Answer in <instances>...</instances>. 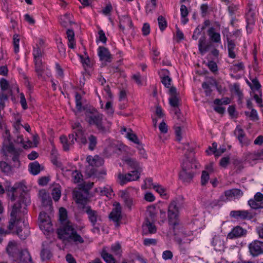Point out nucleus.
<instances>
[{"mask_svg":"<svg viewBox=\"0 0 263 263\" xmlns=\"http://www.w3.org/2000/svg\"><path fill=\"white\" fill-rule=\"evenodd\" d=\"M158 21L159 28L161 31H163L167 27V24L166 19L162 15H160L158 18Z\"/></svg>","mask_w":263,"mask_h":263,"instance_id":"obj_43","label":"nucleus"},{"mask_svg":"<svg viewBox=\"0 0 263 263\" xmlns=\"http://www.w3.org/2000/svg\"><path fill=\"white\" fill-rule=\"evenodd\" d=\"M40 195L41 197L42 202L43 206H51L52 204V200L49 194L45 190L40 191Z\"/></svg>","mask_w":263,"mask_h":263,"instance_id":"obj_22","label":"nucleus"},{"mask_svg":"<svg viewBox=\"0 0 263 263\" xmlns=\"http://www.w3.org/2000/svg\"><path fill=\"white\" fill-rule=\"evenodd\" d=\"M60 141L62 144H63V148L65 151H68L69 150V146L71 145V144H69V141L68 139L65 136H61L60 137Z\"/></svg>","mask_w":263,"mask_h":263,"instance_id":"obj_42","label":"nucleus"},{"mask_svg":"<svg viewBox=\"0 0 263 263\" xmlns=\"http://www.w3.org/2000/svg\"><path fill=\"white\" fill-rule=\"evenodd\" d=\"M75 100L76 104V108L78 111L81 112L82 110H84L85 108L82 106V96L79 93H76L75 95Z\"/></svg>","mask_w":263,"mask_h":263,"instance_id":"obj_32","label":"nucleus"},{"mask_svg":"<svg viewBox=\"0 0 263 263\" xmlns=\"http://www.w3.org/2000/svg\"><path fill=\"white\" fill-rule=\"evenodd\" d=\"M209 173L206 171H203L201 177V184L202 186L205 185L209 180Z\"/></svg>","mask_w":263,"mask_h":263,"instance_id":"obj_46","label":"nucleus"},{"mask_svg":"<svg viewBox=\"0 0 263 263\" xmlns=\"http://www.w3.org/2000/svg\"><path fill=\"white\" fill-rule=\"evenodd\" d=\"M246 116H249L251 120L253 121H256L259 119L257 111L255 109H252L250 112L249 111H245Z\"/></svg>","mask_w":263,"mask_h":263,"instance_id":"obj_44","label":"nucleus"},{"mask_svg":"<svg viewBox=\"0 0 263 263\" xmlns=\"http://www.w3.org/2000/svg\"><path fill=\"white\" fill-rule=\"evenodd\" d=\"M76 142L83 144H86L87 140L82 129H79L76 130Z\"/></svg>","mask_w":263,"mask_h":263,"instance_id":"obj_24","label":"nucleus"},{"mask_svg":"<svg viewBox=\"0 0 263 263\" xmlns=\"http://www.w3.org/2000/svg\"><path fill=\"white\" fill-rule=\"evenodd\" d=\"M212 44L211 43H206V37L203 34L199 39L198 48L201 54H204L211 48Z\"/></svg>","mask_w":263,"mask_h":263,"instance_id":"obj_17","label":"nucleus"},{"mask_svg":"<svg viewBox=\"0 0 263 263\" xmlns=\"http://www.w3.org/2000/svg\"><path fill=\"white\" fill-rule=\"evenodd\" d=\"M138 171V170H134L131 173H127L125 175L119 174L118 178L120 180V184L123 185L127 182L138 180L140 177V174Z\"/></svg>","mask_w":263,"mask_h":263,"instance_id":"obj_11","label":"nucleus"},{"mask_svg":"<svg viewBox=\"0 0 263 263\" xmlns=\"http://www.w3.org/2000/svg\"><path fill=\"white\" fill-rule=\"evenodd\" d=\"M248 249L250 255L253 257L263 254V241L254 240L248 245Z\"/></svg>","mask_w":263,"mask_h":263,"instance_id":"obj_5","label":"nucleus"},{"mask_svg":"<svg viewBox=\"0 0 263 263\" xmlns=\"http://www.w3.org/2000/svg\"><path fill=\"white\" fill-rule=\"evenodd\" d=\"M214 28L211 27L208 31V35L212 42L214 43H219L221 42L220 34L214 31Z\"/></svg>","mask_w":263,"mask_h":263,"instance_id":"obj_23","label":"nucleus"},{"mask_svg":"<svg viewBox=\"0 0 263 263\" xmlns=\"http://www.w3.org/2000/svg\"><path fill=\"white\" fill-rule=\"evenodd\" d=\"M120 197L123 200L125 205L126 206L129 210H131L132 206L133 205V198L127 192L125 191L122 192Z\"/></svg>","mask_w":263,"mask_h":263,"instance_id":"obj_20","label":"nucleus"},{"mask_svg":"<svg viewBox=\"0 0 263 263\" xmlns=\"http://www.w3.org/2000/svg\"><path fill=\"white\" fill-rule=\"evenodd\" d=\"M0 168L3 172L7 174L11 171V166L5 161H0Z\"/></svg>","mask_w":263,"mask_h":263,"instance_id":"obj_41","label":"nucleus"},{"mask_svg":"<svg viewBox=\"0 0 263 263\" xmlns=\"http://www.w3.org/2000/svg\"><path fill=\"white\" fill-rule=\"evenodd\" d=\"M111 191V190L109 187H99L96 189V192H100V194L102 195H106L108 196V194H109V192Z\"/></svg>","mask_w":263,"mask_h":263,"instance_id":"obj_60","label":"nucleus"},{"mask_svg":"<svg viewBox=\"0 0 263 263\" xmlns=\"http://www.w3.org/2000/svg\"><path fill=\"white\" fill-rule=\"evenodd\" d=\"M67 37L68 40V46L71 49H74L76 46L74 42V33L72 29H68L66 31Z\"/></svg>","mask_w":263,"mask_h":263,"instance_id":"obj_26","label":"nucleus"},{"mask_svg":"<svg viewBox=\"0 0 263 263\" xmlns=\"http://www.w3.org/2000/svg\"><path fill=\"white\" fill-rule=\"evenodd\" d=\"M126 164L132 168L134 170H139L140 168L139 163L135 159L128 158L125 160Z\"/></svg>","mask_w":263,"mask_h":263,"instance_id":"obj_33","label":"nucleus"},{"mask_svg":"<svg viewBox=\"0 0 263 263\" xmlns=\"http://www.w3.org/2000/svg\"><path fill=\"white\" fill-rule=\"evenodd\" d=\"M173 111H174L175 116L178 122H184V118L181 115L180 112V109L179 108H175V109H173Z\"/></svg>","mask_w":263,"mask_h":263,"instance_id":"obj_59","label":"nucleus"},{"mask_svg":"<svg viewBox=\"0 0 263 263\" xmlns=\"http://www.w3.org/2000/svg\"><path fill=\"white\" fill-rule=\"evenodd\" d=\"M230 163V157L229 156L222 157L220 160V165L224 168L227 167Z\"/></svg>","mask_w":263,"mask_h":263,"instance_id":"obj_62","label":"nucleus"},{"mask_svg":"<svg viewBox=\"0 0 263 263\" xmlns=\"http://www.w3.org/2000/svg\"><path fill=\"white\" fill-rule=\"evenodd\" d=\"M77 203L85 205L87 203L89 194L85 192L81 188L79 191L74 192Z\"/></svg>","mask_w":263,"mask_h":263,"instance_id":"obj_15","label":"nucleus"},{"mask_svg":"<svg viewBox=\"0 0 263 263\" xmlns=\"http://www.w3.org/2000/svg\"><path fill=\"white\" fill-rule=\"evenodd\" d=\"M224 195L227 198H239L243 195L242 191L238 189H232L225 191Z\"/></svg>","mask_w":263,"mask_h":263,"instance_id":"obj_18","label":"nucleus"},{"mask_svg":"<svg viewBox=\"0 0 263 263\" xmlns=\"http://www.w3.org/2000/svg\"><path fill=\"white\" fill-rule=\"evenodd\" d=\"M153 189L161 196L166 195L165 189L160 184H157L156 185H154Z\"/></svg>","mask_w":263,"mask_h":263,"instance_id":"obj_48","label":"nucleus"},{"mask_svg":"<svg viewBox=\"0 0 263 263\" xmlns=\"http://www.w3.org/2000/svg\"><path fill=\"white\" fill-rule=\"evenodd\" d=\"M126 137L130 141L133 142L134 143L137 144H140L139 140L136 134L131 133L130 132H127L126 134Z\"/></svg>","mask_w":263,"mask_h":263,"instance_id":"obj_54","label":"nucleus"},{"mask_svg":"<svg viewBox=\"0 0 263 263\" xmlns=\"http://www.w3.org/2000/svg\"><path fill=\"white\" fill-rule=\"evenodd\" d=\"M16 243L14 241H10L6 248V251L10 256L13 255V249L16 246Z\"/></svg>","mask_w":263,"mask_h":263,"instance_id":"obj_49","label":"nucleus"},{"mask_svg":"<svg viewBox=\"0 0 263 263\" xmlns=\"http://www.w3.org/2000/svg\"><path fill=\"white\" fill-rule=\"evenodd\" d=\"M41 165L37 161L30 163L29 165L30 173L33 175H37L41 171Z\"/></svg>","mask_w":263,"mask_h":263,"instance_id":"obj_28","label":"nucleus"},{"mask_svg":"<svg viewBox=\"0 0 263 263\" xmlns=\"http://www.w3.org/2000/svg\"><path fill=\"white\" fill-rule=\"evenodd\" d=\"M111 252L115 255H118L120 257L122 252L120 244L118 242L112 245L111 247Z\"/></svg>","mask_w":263,"mask_h":263,"instance_id":"obj_37","label":"nucleus"},{"mask_svg":"<svg viewBox=\"0 0 263 263\" xmlns=\"http://www.w3.org/2000/svg\"><path fill=\"white\" fill-rule=\"evenodd\" d=\"M80 185H81L80 188H81L85 192H86L89 194V191L92 187V186L93 185V183L90 182H89L87 183L84 182L83 183L81 184Z\"/></svg>","mask_w":263,"mask_h":263,"instance_id":"obj_57","label":"nucleus"},{"mask_svg":"<svg viewBox=\"0 0 263 263\" xmlns=\"http://www.w3.org/2000/svg\"><path fill=\"white\" fill-rule=\"evenodd\" d=\"M72 178L74 183H79L83 180V175L78 170H75L72 173Z\"/></svg>","mask_w":263,"mask_h":263,"instance_id":"obj_39","label":"nucleus"},{"mask_svg":"<svg viewBox=\"0 0 263 263\" xmlns=\"http://www.w3.org/2000/svg\"><path fill=\"white\" fill-rule=\"evenodd\" d=\"M85 212L91 226L100 225L102 222V216L98 211L92 210L90 206L85 207Z\"/></svg>","mask_w":263,"mask_h":263,"instance_id":"obj_6","label":"nucleus"},{"mask_svg":"<svg viewBox=\"0 0 263 263\" xmlns=\"http://www.w3.org/2000/svg\"><path fill=\"white\" fill-rule=\"evenodd\" d=\"M19 259L22 263H33L31 255L27 249L23 250L20 252Z\"/></svg>","mask_w":263,"mask_h":263,"instance_id":"obj_19","label":"nucleus"},{"mask_svg":"<svg viewBox=\"0 0 263 263\" xmlns=\"http://www.w3.org/2000/svg\"><path fill=\"white\" fill-rule=\"evenodd\" d=\"M98 54L101 61L109 63L111 62L112 58V55L107 48L104 46L99 47Z\"/></svg>","mask_w":263,"mask_h":263,"instance_id":"obj_14","label":"nucleus"},{"mask_svg":"<svg viewBox=\"0 0 263 263\" xmlns=\"http://www.w3.org/2000/svg\"><path fill=\"white\" fill-rule=\"evenodd\" d=\"M247 234V230L242 228L239 226L234 227L228 235L227 238L230 239H234L246 236Z\"/></svg>","mask_w":263,"mask_h":263,"instance_id":"obj_12","label":"nucleus"},{"mask_svg":"<svg viewBox=\"0 0 263 263\" xmlns=\"http://www.w3.org/2000/svg\"><path fill=\"white\" fill-rule=\"evenodd\" d=\"M40 228L42 230L50 232L52 230V224L49 217L45 212H41L39 216Z\"/></svg>","mask_w":263,"mask_h":263,"instance_id":"obj_9","label":"nucleus"},{"mask_svg":"<svg viewBox=\"0 0 263 263\" xmlns=\"http://www.w3.org/2000/svg\"><path fill=\"white\" fill-rule=\"evenodd\" d=\"M13 40L14 52L15 53H17L19 51L20 39L18 37V35L17 34H14L13 35Z\"/></svg>","mask_w":263,"mask_h":263,"instance_id":"obj_55","label":"nucleus"},{"mask_svg":"<svg viewBox=\"0 0 263 263\" xmlns=\"http://www.w3.org/2000/svg\"><path fill=\"white\" fill-rule=\"evenodd\" d=\"M143 229L146 228L148 229V232L151 234H154L156 232L157 229L156 226L151 222L147 219L145 220V224L143 226Z\"/></svg>","mask_w":263,"mask_h":263,"instance_id":"obj_35","label":"nucleus"},{"mask_svg":"<svg viewBox=\"0 0 263 263\" xmlns=\"http://www.w3.org/2000/svg\"><path fill=\"white\" fill-rule=\"evenodd\" d=\"M101 255L106 263H116L115 259L113 257V256L108 253L105 249L102 250Z\"/></svg>","mask_w":263,"mask_h":263,"instance_id":"obj_30","label":"nucleus"},{"mask_svg":"<svg viewBox=\"0 0 263 263\" xmlns=\"http://www.w3.org/2000/svg\"><path fill=\"white\" fill-rule=\"evenodd\" d=\"M122 22H127L128 24H129V27L130 28L133 26L132 21L131 19L127 15H123L122 16V18L120 19V28L122 29L123 30L124 29V26H122L121 24Z\"/></svg>","mask_w":263,"mask_h":263,"instance_id":"obj_51","label":"nucleus"},{"mask_svg":"<svg viewBox=\"0 0 263 263\" xmlns=\"http://www.w3.org/2000/svg\"><path fill=\"white\" fill-rule=\"evenodd\" d=\"M105 109L106 113L108 116H112L114 113V109L112 107V103L110 101H108L105 105Z\"/></svg>","mask_w":263,"mask_h":263,"instance_id":"obj_52","label":"nucleus"},{"mask_svg":"<svg viewBox=\"0 0 263 263\" xmlns=\"http://www.w3.org/2000/svg\"><path fill=\"white\" fill-rule=\"evenodd\" d=\"M0 87L3 91L7 90L9 87L8 81L4 78H2L0 80Z\"/></svg>","mask_w":263,"mask_h":263,"instance_id":"obj_63","label":"nucleus"},{"mask_svg":"<svg viewBox=\"0 0 263 263\" xmlns=\"http://www.w3.org/2000/svg\"><path fill=\"white\" fill-rule=\"evenodd\" d=\"M169 104L174 108H178L179 105V99L177 96H174L170 97L169 98Z\"/></svg>","mask_w":263,"mask_h":263,"instance_id":"obj_47","label":"nucleus"},{"mask_svg":"<svg viewBox=\"0 0 263 263\" xmlns=\"http://www.w3.org/2000/svg\"><path fill=\"white\" fill-rule=\"evenodd\" d=\"M163 77L161 78V82L166 88H169L172 81L171 78L168 76L170 72L168 70L163 69L162 70Z\"/></svg>","mask_w":263,"mask_h":263,"instance_id":"obj_25","label":"nucleus"},{"mask_svg":"<svg viewBox=\"0 0 263 263\" xmlns=\"http://www.w3.org/2000/svg\"><path fill=\"white\" fill-rule=\"evenodd\" d=\"M254 13L252 10L251 8H250L248 12L246 13V21L247 22L248 27L249 25H253L255 23Z\"/></svg>","mask_w":263,"mask_h":263,"instance_id":"obj_31","label":"nucleus"},{"mask_svg":"<svg viewBox=\"0 0 263 263\" xmlns=\"http://www.w3.org/2000/svg\"><path fill=\"white\" fill-rule=\"evenodd\" d=\"M109 218L115 223L116 227L120 226L122 216L121 215V207L119 203H118L116 207L112 209L109 215Z\"/></svg>","mask_w":263,"mask_h":263,"instance_id":"obj_10","label":"nucleus"},{"mask_svg":"<svg viewBox=\"0 0 263 263\" xmlns=\"http://www.w3.org/2000/svg\"><path fill=\"white\" fill-rule=\"evenodd\" d=\"M70 16L69 14H65L60 17V23L63 27H66L68 26V24L71 23Z\"/></svg>","mask_w":263,"mask_h":263,"instance_id":"obj_34","label":"nucleus"},{"mask_svg":"<svg viewBox=\"0 0 263 263\" xmlns=\"http://www.w3.org/2000/svg\"><path fill=\"white\" fill-rule=\"evenodd\" d=\"M230 216L236 220H251L253 218V214L247 210H233L230 213Z\"/></svg>","mask_w":263,"mask_h":263,"instance_id":"obj_7","label":"nucleus"},{"mask_svg":"<svg viewBox=\"0 0 263 263\" xmlns=\"http://www.w3.org/2000/svg\"><path fill=\"white\" fill-rule=\"evenodd\" d=\"M51 161L52 163L57 166H59L60 163L58 161V153L57 151L52 149L51 151Z\"/></svg>","mask_w":263,"mask_h":263,"instance_id":"obj_50","label":"nucleus"},{"mask_svg":"<svg viewBox=\"0 0 263 263\" xmlns=\"http://www.w3.org/2000/svg\"><path fill=\"white\" fill-rule=\"evenodd\" d=\"M86 121L89 125H95L98 130L102 133H105L109 130V126H105L103 124V115L99 112L86 115Z\"/></svg>","mask_w":263,"mask_h":263,"instance_id":"obj_4","label":"nucleus"},{"mask_svg":"<svg viewBox=\"0 0 263 263\" xmlns=\"http://www.w3.org/2000/svg\"><path fill=\"white\" fill-rule=\"evenodd\" d=\"M238 133L237 138L239 141L242 143V139L245 137V133L243 130L241 128L237 126L236 130H235V134H237Z\"/></svg>","mask_w":263,"mask_h":263,"instance_id":"obj_56","label":"nucleus"},{"mask_svg":"<svg viewBox=\"0 0 263 263\" xmlns=\"http://www.w3.org/2000/svg\"><path fill=\"white\" fill-rule=\"evenodd\" d=\"M57 234L59 239L63 240L73 241L75 243H83L84 242L83 238L78 234L74 229L72 223L68 221L62 228L57 230Z\"/></svg>","mask_w":263,"mask_h":263,"instance_id":"obj_2","label":"nucleus"},{"mask_svg":"<svg viewBox=\"0 0 263 263\" xmlns=\"http://www.w3.org/2000/svg\"><path fill=\"white\" fill-rule=\"evenodd\" d=\"M35 71L37 73L39 77L42 76L44 71V67L42 65V61L41 59H37L34 60Z\"/></svg>","mask_w":263,"mask_h":263,"instance_id":"obj_29","label":"nucleus"},{"mask_svg":"<svg viewBox=\"0 0 263 263\" xmlns=\"http://www.w3.org/2000/svg\"><path fill=\"white\" fill-rule=\"evenodd\" d=\"M6 190L8 192L12 201L15 200L16 196L19 194L18 201L12 206V209L10 213L11 219L9 222L8 229L11 230L13 229L16 222H18L20 219L17 218V214L21 211L22 204H24V214L26 213V207L30 203V199L27 192V187L22 183L15 184L13 186H8Z\"/></svg>","mask_w":263,"mask_h":263,"instance_id":"obj_1","label":"nucleus"},{"mask_svg":"<svg viewBox=\"0 0 263 263\" xmlns=\"http://www.w3.org/2000/svg\"><path fill=\"white\" fill-rule=\"evenodd\" d=\"M60 220L63 222L66 221L67 217V212L66 210L64 208H60L59 209Z\"/></svg>","mask_w":263,"mask_h":263,"instance_id":"obj_53","label":"nucleus"},{"mask_svg":"<svg viewBox=\"0 0 263 263\" xmlns=\"http://www.w3.org/2000/svg\"><path fill=\"white\" fill-rule=\"evenodd\" d=\"M207 65L210 70L213 72H215L218 70L216 63L213 61H209Z\"/></svg>","mask_w":263,"mask_h":263,"instance_id":"obj_64","label":"nucleus"},{"mask_svg":"<svg viewBox=\"0 0 263 263\" xmlns=\"http://www.w3.org/2000/svg\"><path fill=\"white\" fill-rule=\"evenodd\" d=\"M52 255L49 250L47 249H43L41 252V257L43 260L49 259Z\"/></svg>","mask_w":263,"mask_h":263,"instance_id":"obj_45","label":"nucleus"},{"mask_svg":"<svg viewBox=\"0 0 263 263\" xmlns=\"http://www.w3.org/2000/svg\"><path fill=\"white\" fill-rule=\"evenodd\" d=\"M195 172L189 171L188 167L184 166L183 170L179 173V178L185 183H190L193 180Z\"/></svg>","mask_w":263,"mask_h":263,"instance_id":"obj_13","label":"nucleus"},{"mask_svg":"<svg viewBox=\"0 0 263 263\" xmlns=\"http://www.w3.org/2000/svg\"><path fill=\"white\" fill-rule=\"evenodd\" d=\"M142 34L144 36H146L149 34L150 32V25L147 23H145L143 25L142 28Z\"/></svg>","mask_w":263,"mask_h":263,"instance_id":"obj_61","label":"nucleus"},{"mask_svg":"<svg viewBox=\"0 0 263 263\" xmlns=\"http://www.w3.org/2000/svg\"><path fill=\"white\" fill-rule=\"evenodd\" d=\"M7 151L10 154L9 156L11 158L13 162V167L16 168L19 167L21 164L19 160L21 149H16L13 143H10L8 146Z\"/></svg>","mask_w":263,"mask_h":263,"instance_id":"obj_8","label":"nucleus"},{"mask_svg":"<svg viewBox=\"0 0 263 263\" xmlns=\"http://www.w3.org/2000/svg\"><path fill=\"white\" fill-rule=\"evenodd\" d=\"M167 213L169 224L172 226L175 230L180 223L178 218L179 208L177 200H174L171 202L168 207Z\"/></svg>","mask_w":263,"mask_h":263,"instance_id":"obj_3","label":"nucleus"},{"mask_svg":"<svg viewBox=\"0 0 263 263\" xmlns=\"http://www.w3.org/2000/svg\"><path fill=\"white\" fill-rule=\"evenodd\" d=\"M89 140V147L88 148L90 151H93L96 146L97 143V140L96 136L93 135H91L88 137Z\"/></svg>","mask_w":263,"mask_h":263,"instance_id":"obj_40","label":"nucleus"},{"mask_svg":"<svg viewBox=\"0 0 263 263\" xmlns=\"http://www.w3.org/2000/svg\"><path fill=\"white\" fill-rule=\"evenodd\" d=\"M52 195L53 200L57 201L61 197V191L58 188H54L52 192Z\"/></svg>","mask_w":263,"mask_h":263,"instance_id":"obj_58","label":"nucleus"},{"mask_svg":"<svg viewBox=\"0 0 263 263\" xmlns=\"http://www.w3.org/2000/svg\"><path fill=\"white\" fill-rule=\"evenodd\" d=\"M253 85L251 84L250 82L248 81H247L248 84L252 90L255 89L256 90H259V92L261 94V91L260 90L261 87V85L260 84L258 80L257 79H254L252 80Z\"/></svg>","mask_w":263,"mask_h":263,"instance_id":"obj_38","label":"nucleus"},{"mask_svg":"<svg viewBox=\"0 0 263 263\" xmlns=\"http://www.w3.org/2000/svg\"><path fill=\"white\" fill-rule=\"evenodd\" d=\"M184 166L188 167L189 171L195 172V170L198 168V163L195 160L190 161L188 158H186L182 164V170H183Z\"/></svg>","mask_w":263,"mask_h":263,"instance_id":"obj_21","label":"nucleus"},{"mask_svg":"<svg viewBox=\"0 0 263 263\" xmlns=\"http://www.w3.org/2000/svg\"><path fill=\"white\" fill-rule=\"evenodd\" d=\"M211 244L216 251H223L224 248L223 240L219 235H215L211 241Z\"/></svg>","mask_w":263,"mask_h":263,"instance_id":"obj_16","label":"nucleus"},{"mask_svg":"<svg viewBox=\"0 0 263 263\" xmlns=\"http://www.w3.org/2000/svg\"><path fill=\"white\" fill-rule=\"evenodd\" d=\"M227 40L228 42L229 57L232 59H234L236 57L235 53L234 51L235 48V44L234 41L230 40L228 36L227 37Z\"/></svg>","mask_w":263,"mask_h":263,"instance_id":"obj_27","label":"nucleus"},{"mask_svg":"<svg viewBox=\"0 0 263 263\" xmlns=\"http://www.w3.org/2000/svg\"><path fill=\"white\" fill-rule=\"evenodd\" d=\"M248 204L253 209H263V201L259 202L255 200L251 199L248 201Z\"/></svg>","mask_w":263,"mask_h":263,"instance_id":"obj_36","label":"nucleus"}]
</instances>
